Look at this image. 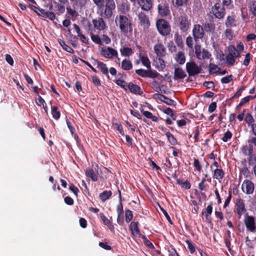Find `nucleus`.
Returning a JSON list of instances; mask_svg holds the SVG:
<instances>
[{
	"label": "nucleus",
	"mask_w": 256,
	"mask_h": 256,
	"mask_svg": "<svg viewBox=\"0 0 256 256\" xmlns=\"http://www.w3.org/2000/svg\"><path fill=\"white\" fill-rule=\"evenodd\" d=\"M93 3L100 11V16L105 18H110L113 15V11L116 9L114 0H92Z\"/></svg>",
	"instance_id": "1"
},
{
	"label": "nucleus",
	"mask_w": 256,
	"mask_h": 256,
	"mask_svg": "<svg viewBox=\"0 0 256 256\" xmlns=\"http://www.w3.org/2000/svg\"><path fill=\"white\" fill-rule=\"evenodd\" d=\"M116 26L124 34L131 33L132 31V20L124 14L117 15L115 18Z\"/></svg>",
	"instance_id": "2"
},
{
	"label": "nucleus",
	"mask_w": 256,
	"mask_h": 256,
	"mask_svg": "<svg viewBox=\"0 0 256 256\" xmlns=\"http://www.w3.org/2000/svg\"><path fill=\"white\" fill-rule=\"evenodd\" d=\"M156 26L159 33L163 36L170 34L171 28L169 23L165 20L158 19L156 22Z\"/></svg>",
	"instance_id": "3"
},
{
	"label": "nucleus",
	"mask_w": 256,
	"mask_h": 256,
	"mask_svg": "<svg viewBox=\"0 0 256 256\" xmlns=\"http://www.w3.org/2000/svg\"><path fill=\"white\" fill-rule=\"evenodd\" d=\"M212 11L214 16L218 19L223 18L226 15V9L221 4L217 2L212 8Z\"/></svg>",
	"instance_id": "4"
},
{
	"label": "nucleus",
	"mask_w": 256,
	"mask_h": 256,
	"mask_svg": "<svg viewBox=\"0 0 256 256\" xmlns=\"http://www.w3.org/2000/svg\"><path fill=\"white\" fill-rule=\"evenodd\" d=\"M194 52L196 58L200 60L206 58L208 59L212 56L208 50L202 48L199 44L195 45Z\"/></svg>",
	"instance_id": "5"
},
{
	"label": "nucleus",
	"mask_w": 256,
	"mask_h": 256,
	"mask_svg": "<svg viewBox=\"0 0 256 256\" xmlns=\"http://www.w3.org/2000/svg\"><path fill=\"white\" fill-rule=\"evenodd\" d=\"M178 26L182 32H186L190 28V22L186 14L181 15L178 18Z\"/></svg>",
	"instance_id": "6"
},
{
	"label": "nucleus",
	"mask_w": 256,
	"mask_h": 256,
	"mask_svg": "<svg viewBox=\"0 0 256 256\" xmlns=\"http://www.w3.org/2000/svg\"><path fill=\"white\" fill-rule=\"evenodd\" d=\"M186 70L189 76H194L200 73L202 68L194 62H188L186 64Z\"/></svg>",
	"instance_id": "7"
},
{
	"label": "nucleus",
	"mask_w": 256,
	"mask_h": 256,
	"mask_svg": "<svg viewBox=\"0 0 256 256\" xmlns=\"http://www.w3.org/2000/svg\"><path fill=\"white\" fill-rule=\"evenodd\" d=\"M192 32L194 39L196 42L198 40L204 38L205 32L202 26L199 24H196L194 26Z\"/></svg>",
	"instance_id": "8"
},
{
	"label": "nucleus",
	"mask_w": 256,
	"mask_h": 256,
	"mask_svg": "<svg viewBox=\"0 0 256 256\" xmlns=\"http://www.w3.org/2000/svg\"><path fill=\"white\" fill-rule=\"evenodd\" d=\"M102 17L104 16H101L92 20L94 28L98 31H103L107 28L106 23Z\"/></svg>",
	"instance_id": "9"
},
{
	"label": "nucleus",
	"mask_w": 256,
	"mask_h": 256,
	"mask_svg": "<svg viewBox=\"0 0 256 256\" xmlns=\"http://www.w3.org/2000/svg\"><path fill=\"white\" fill-rule=\"evenodd\" d=\"M235 209L239 218L246 212L244 202L241 198H238L236 200Z\"/></svg>",
	"instance_id": "10"
},
{
	"label": "nucleus",
	"mask_w": 256,
	"mask_h": 256,
	"mask_svg": "<svg viewBox=\"0 0 256 256\" xmlns=\"http://www.w3.org/2000/svg\"><path fill=\"white\" fill-rule=\"evenodd\" d=\"M158 10L159 14L162 17H166L170 15V11L169 5L166 2H162L158 4Z\"/></svg>",
	"instance_id": "11"
},
{
	"label": "nucleus",
	"mask_w": 256,
	"mask_h": 256,
	"mask_svg": "<svg viewBox=\"0 0 256 256\" xmlns=\"http://www.w3.org/2000/svg\"><path fill=\"white\" fill-rule=\"evenodd\" d=\"M242 189L247 194H252L254 190V184L250 180H246L242 185Z\"/></svg>",
	"instance_id": "12"
},
{
	"label": "nucleus",
	"mask_w": 256,
	"mask_h": 256,
	"mask_svg": "<svg viewBox=\"0 0 256 256\" xmlns=\"http://www.w3.org/2000/svg\"><path fill=\"white\" fill-rule=\"evenodd\" d=\"M102 55L106 58L112 59L114 57L118 58V52L110 47L102 48L100 51Z\"/></svg>",
	"instance_id": "13"
},
{
	"label": "nucleus",
	"mask_w": 256,
	"mask_h": 256,
	"mask_svg": "<svg viewBox=\"0 0 256 256\" xmlns=\"http://www.w3.org/2000/svg\"><path fill=\"white\" fill-rule=\"evenodd\" d=\"M246 229L250 232H254L256 229L254 218L252 216H250L246 214L244 220Z\"/></svg>",
	"instance_id": "14"
},
{
	"label": "nucleus",
	"mask_w": 256,
	"mask_h": 256,
	"mask_svg": "<svg viewBox=\"0 0 256 256\" xmlns=\"http://www.w3.org/2000/svg\"><path fill=\"white\" fill-rule=\"evenodd\" d=\"M140 24L144 28H148L150 26V21L148 16L143 12H140L138 16Z\"/></svg>",
	"instance_id": "15"
},
{
	"label": "nucleus",
	"mask_w": 256,
	"mask_h": 256,
	"mask_svg": "<svg viewBox=\"0 0 256 256\" xmlns=\"http://www.w3.org/2000/svg\"><path fill=\"white\" fill-rule=\"evenodd\" d=\"M128 90L134 94L142 96L144 92L140 87L134 83L130 82L128 83Z\"/></svg>",
	"instance_id": "16"
},
{
	"label": "nucleus",
	"mask_w": 256,
	"mask_h": 256,
	"mask_svg": "<svg viewBox=\"0 0 256 256\" xmlns=\"http://www.w3.org/2000/svg\"><path fill=\"white\" fill-rule=\"evenodd\" d=\"M137 2L143 10L148 12L152 8V0H138Z\"/></svg>",
	"instance_id": "17"
},
{
	"label": "nucleus",
	"mask_w": 256,
	"mask_h": 256,
	"mask_svg": "<svg viewBox=\"0 0 256 256\" xmlns=\"http://www.w3.org/2000/svg\"><path fill=\"white\" fill-rule=\"evenodd\" d=\"M100 216L104 224L107 226L108 228L113 233H114V226L112 222L108 219L106 216L103 213H100Z\"/></svg>",
	"instance_id": "18"
},
{
	"label": "nucleus",
	"mask_w": 256,
	"mask_h": 256,
	"mask_svg": "<svg viewBox=\"0 0 256 256\" xmlns=\"http://www.w3.org/2000/svg\"><path fill=\"white\" fill-rule=\"evenodd\" d=\"M94 64H96L97 67L100 69L102 73L106 75L108 78V69L106 64L103 62L98 60L94 59Z\"/></svg>",
	"instance_id": "19"
},
{
	"label": "nucleus",
	"mask_w": 256,
	"mask_h": 256,
	"mask_svg": "<svg viewBox=\"0 0 256 256\" xmlns=\"http://www.w3.org/2000/svg\"><path fill=\"white\" fill-rule=\"evenodd\" d=\"M204 32L210 34H214L216 30V25L214 22H206L202 24Z\"/></svg>",
	"instance_id": "20"
},
{
	"label": "nucleus",
	"mask_w": 256,
	"mask_h": 256,
	"mask_svg": "<svg viewBox=\"0 0 256 256\" xmlns=\"http://www.w3.org/2000/svg\"><path fill=\"white\" fill-rule=\"evenodd\" d=\"M154 50L158 56L164 57L166 54V48L162 44H158L154 46Z\"/></svg>",
	"instance_id": "21"
},
{
	"label": "nucleus",
	"mask_w": 256,
	"mask_h": 256,
	"mask_svg": "<svg viewBox=\"0 0 256 256\" xmlns=\"http://www.w3.org/2000/svg\"><path fill=\"white\" fill-rule=\"evenodd\" d=\"M186 74L181 68H175L174 79L178 80L184 78L186 77Z\"/></svg>",
	"instance_id": "22"
},
{
	"label": "nucleus",
	"mask_w": 256,
	"mask_h": 256,
	"mask_svg": "<svg viewBox=\"0 0 256 256\" xmlns=\"http://www.w3.org/2000/svg\"><path fill=\"white\" fill-rule=\"evenodd\" d=\"M240 150L242 154L245 156H250L252 154H253L254 152V146L249 144L242 146Z\"/></svg>",
	"instance_id": "23"
},
{
	"label": "nucleus",
	"mask_w": 256,
	"mask_h": 256,
	"mask_svg": "<svg viewBox=\"0 0 256 256\" xmlns=\"http://www.w3.org/2000/svg\"><path fill=\"white\" fill-rule=\"evenodd\" d=\"M38 15L44 18H49L51 20H54L56 18V16L52 12L46 11L42 9L40 13H38Z\"/></svg>",
	"instance_id": "24"
},
{
	"label": "nucleus",
	"mask_w": 256,
	"mask_h": 256,
	"mask_svg": "<svg viewBox=\"0 0 256 256\" xmlns=\"http://www.w3.org/2000/svg\"><path fill=\"white\" fill-rule=\"evenodd\" d=\"M226 27H236L237 26V20L236 19L235 16H228L226 22Z\"/></svg>",
	"instance_id": "25"
},
{
	"label": "nucleus",
	"mask_w": 256,
	"mask_h": 256,
	"mask_svg": "<svg viewBox=\"0 0 256 256\" xmlns=\"http://www.w3.org/2000/svg\"><path fill=\"white\" fill-rule=\"evenodd\" d=\"M224 172L221 168H216L214 170L212 177L214 179L218 180L220 182L224 178Z\"/></svg>",
	"instance_id": "26"
},
{
	"label": "nucleus",
	"mask_w": 256,
	"mask_h": 256,
	"mask_svg": "<svg viewBox=\"0 0 256 256\" xmlns=\"http://www.w3.org/2000/svg\"><path fill=\"white\" fill-rule=\"evenodd\" d=\"M138 222H132L130 224V228L133 234L140 236V232L138 226Z\"/></svg>",
	"instance_id": "27"
},
{
	"label": "nucleus",
	"mask_w": 256,
	"mask_h": 256,
	"mask_svg": "<svg viewBox=\"0 0 256 256\" xmlns=\"http://www.w3.org/2000/svg\"><path fill=\"white\" fill-rule=\"evenodd\" d=\"M132 64L130 60L124 59L122 60L121 68L126 71H129L132 68Z\"/></svg>",
	"instance_id": "28"
},
{
	"label": "nucleus",
	"mask_w": 256,
	"mask_h": 256,
	"mask_svg": "<svg viewBox=\"0 0 256 256\" xmlns=\"http://www.w3.org/2000/svg\"><path fill=\"white\" fill-rule=\"evenodd\" d=\"M85 174L86 176L90 178L92 181L96 182L98 180V176L93 169L90 168L86 169Z\"/></svg>",
	"instance_id": "29"
},
{
	"label": "nucleus",
	"mask_w": 256,
	"mask_h": 256,
	"mask_svg": "<svg viewBox=\"0 0 256 256\" xmlns=\"http://www.w3.org/2000/svg\"><path fill=\"white\" fill-rule=\"evenodd\" d=\"M140 60L142 62V63L143 66H145L148 68H150V62L146 56H142L141 54H140L139 56Z\"/></svg>",
	"instance_id": "30"
},
{
	"label": "nucleus",
	"mask_w": 256,
	"mask_h": 256,
	"mask_svg": "<svg viewBox=\"0 0 256 256\" xmlns=\"http://www.w3.org/2000/svg\"><path fill=\"white\" fill-rule=\"evenodd\" d=\"M172 2L174 8H180L184 5H186L188 0H172Z\"/></svg>",
	"instance_id": "31"
},
{
	"label": "nucleus",
	"mask_w": 256,
	"mask_h": 256,
	"mask_svg": "<svg viewBox=\"0 0 256 256\" xmlns=\"http://www.w3.org/2000/svg\"><path fill=\"white\" fill-rule=\"evenodd\" d=\"M58 41L59 44L60 45V46L65 51H66L69 53H70V54L74 53V50L70 46L66 44L65 43L64 40H63L61 39H59V40H58Z\"/></svg>",
	"instance_id": "32"
},
{
	"label": "nucleus",
	"mask_w": 256,
	"mask_h": 256,
	"mask_svg": "<svg viewBox=\"0 0 256 256\" xmlns=\"http://www.w3.org/2000/svg\"><path fill=\"white\" fill-rule=\"evenodd\" d=\"M112 191L104 190L100 194L99 197L102 202H104L106 200L108 199L112 196Z\"/></svg>",
	"instance_id": "33"
},
{
	"label": "nucleus",
	"mask_w": 256,
	"mask_h": 256,
	"mask_svg": "<svg viewBox=\"0 0 256 256\" xmlns=\"http://www.w3.org/2000/svg\"><path fill=\"white\" fill-rule=\"evenodd\" d=\"M121 55L124 56L128 57L133 53L132 49L128 47H124L120 50Z\"/></svg>",
	"instance_id": "34"
},
{
	"label": "nucleus",
	"mask_w": 256,
	"mask_h": 256,
	"mask_svg": "<svg viewBox=\"0 0 256 256\" xmlns=\"http://www.w3.org/2000/svg\"><path fill=\"white\" fill-rule=\"evenodd\" d=\"M142 114L148 118L152 120L154 122H157L158 118L157 116H153L152 114L148 111H144V110H140Z\"/></svg>",
	"instance_id": "35"
},
{
	"label": "nucleus",
	"mask_w": 256,
	"mask_h": 256,
	"mask_svg": "<svg viewBox=\"0 0 256 256\" xmlns=\"http://www.w3.org/2000/svg\"><path fill=\"white\" fill-rule=\"evenodd\" d=\"M52 118L56 120H58L60 118V112L57 106H52Z\"/></svg>",
	"instance_id": "36"
},
{
	"label": "nucleus",
	"mask_w": 256,
	"mask_h": 256,
	"mask_svg": "<svg viewBox=\"0 0 256 256\" xmlns=\"http://www.w3.org/2000/svg\"><path fill=\"white\" fill-rule=\"evenodd\" d=\"M176 60L180 64H183L186 62V58L182 52H178L176 55Z\"/></svg>",
	"instance_id": "37"
},
{
	"label": "nucleus",
	"mask_w": 256,
	"mask_h": 256,
	"mask_svg": "<svg viewBox=\"0 0 256 256\" xmlns=\"http://www.w3.org/2000/svg\"><path fill=\"white\" fill-rule=\"evenodd\" d=\"M165 134L167 137L168 141L172 145L174 146L177 144L178 141L176 139L170 132H166Z\"/></svg>",
	"instance_id": "38"
},
{
	"label": "nucleus",
	"mask_w": 256,
	"mask_h": 256,
	"mask_svg": "<svg viewBox=\"0 0 256 256\" xmlns=\"http://www.w3.org/2000/svg\"><path fill=\"white\" fill-rule=\"evenodd\" d=\"M54 4H55L56 10L58 12V14H62L64 12L65 7L63 4H60L56 1L54 2Z\"/></svg>",
	"instance_id": "39"
},
{
	"label": "nucleus",
	"mask_w": 256,
	"mask_h": 256,
	"mask_svg": "<svg viewBox=\"0 0 256 256\" xmlns=\"http://www.w3.org/2000/svg\"><path fill=\"white\" fill-rule=\"evenodd\" d=\"M116 84L124 90L126 91L128 90V83L124 80L118 79L115 82Z\"/></svg>",
	"instance_id": "40"
},
{
	"label": "nucleus",
	"mask_w": 256,
	"mask_h": 256,
	"mask_svg": "<svg viewBox=\"0 0 256 256\" xmlns=\"http://www.w3.org/2000/svg\"><path fill=\"white\" fill-rule=\"evenodd\" d=\"M209 72L210 74H217V70H220V68L215 64L210 63L208 65Z\"/></svg>",
	"instance_id": "41"
},
{
	"label": "nucleus",
	"mask_w": 256,
	"mask_h": 256,
	"mask_svg": "<svg viewBox=\"0 0 256 256\" xmlns=\"http://www.w3.org/2000/svg\"><path fill=\"white\" fill-rule=\"evenodd\" d=\"M90 38L92 41L96 44L102 45V40L100 37L97 34H94L92 33L90 34Z\"/></svg>",
	"instance_id": "42"
},
{
	"label": "nucleus",
	"mask_w": 256,
	"mask_h": 256,
	"mask_svg": "<svg viewBox=\"0 0 256 256\" xmlns=\"http://www.w3.org/2000/svg\"><path fill=\"white\" fill-rule=\"evenodd\" d=\"M246 122L251 126L254 124V119L250 113H248L245 118Z\"/></svg>",
	"instance_id": "43"
},
{
	"label": "nucleus",
	"mask_w": 256,
	"mask_h": 256,
	"mask_svg": "<svg viewBox=\"0 0 256 256\" xmlns=\"http://www.w3.org/2000/svg\"><path fill=\"white\" fill-rule=\"evenodd\" d=\"M133 218V214L132 210H125V218L127 223H129Z\"/></svg>",
	"instance_id": "44"
},
{
	"label": "nucleus",
	"mask_w": 256,
	"mask_h": 256,
	"mask_svg": "<svg viewBox=\"0 0 256 256\" xmlns=\"http://www.w3.org/2000/svg\"><path fill=\"white\" fill-rule=\"evenodd\" d=\"M176 181L178 184L181 185L182 187L184 188L186 190H188L191 187L190 183L188 180L182 182L180 179H178Z\"/></svg>",
	"instance_id": "45"
},
{
	"label": "nucleus",
	"mask_w": 256,
	"mask_h": 256,
	"mask_svg": "<svg viewBox=\"0 0 256 256\" xmlns=\"http://www.w3.org/2000/svg\"><path fill=\"white\" fill-rule=\"evenodd\" d=\"M248 162L249 166H254L256 162V154H252L250 156H248Z\"/></svg>",
	"instance_id": "46"
},
{
	"label": "nucleus",
	"mask_w": 256,
	"mask_h": 256,
	"mask_svg": "<svg viewBox=\"0 0 256 256\" xmlns=\"http://www.w3.org/2000/svg\"><path fill=\"white\" fill-rule=\"evenodd\" d=\"M120 10L124 14L126 13V12H128L130 10V6L128 2H122L120 4Z\"/></svg>",
	"instance_id": "47"
},
{
	"label": "nucleus",
	"mask_w": 256,
	"mask_h": 256,
	"mask_svg": "<svg viewBox=\"0 0 256 256\" xmlns=\"http://www.w3.org/2000/svg\"><path fill=\"white\" fill-rule=\"evenodd\" d=\"M148 71L144 69H138L136 70V73L139 76L142 78H147L148 76Z\"/></svg>",
	"instance_id": "48"
},
{
	"label": "nucleus",
	"mask_w": 256,
	"mask_h": 256,
	"mask_svg": "<svg viewBox=\"0 0 256 256\" xmlns=\"http://www.w3.org/2000/svg\"><path fill=\"white\" fill-rule=\"evenodd\" d=\"M226 60L228 65L233 66L235 62V59L232 55H226Z\"/></svg>",
	"instance_id": "49"
},
{
	"label": "nucleus",
	"mask_w": 256,
	"mask_h": 256,
	"mask_svg": "<svg viewBox=\"0 0 256 256\" xmlns=\"http://www.w3.org/2000/svg\"><path fill=\"white\" fill-rule=\"evenodd\" d=\"M224 34H225L226 37L230 40H232L234 38L233 32H232V30H231L230 28H226L225 30Z\"/></svg>",
	"instance_id": "50"
},
{
	"label": "nucleus",
	"mask_w": 256,
	"mask_h": 256,
	"mask_svg": "<svg viewBox=\"0 0 256 256\" xmlns=\"http://www.w3.org/2000/svg\"><path fill=\"white\" fill-rule=\"evenodd\" d=\"M232 136V133L229 130H228L224 134V136L222 138V141L224 142H227L228 140L231 139Z\"/></svg>",
	"instance_id": "51"
},
{
	"label": "nucleus",
	"mask_w": 256,
	"mask_h": 256,
	"mask_svg": "<svg viewBox=\"0 0 256 256\" xmlns=\"http://www.w3.org/2000/svg\"><path fill=\"white\" fill-rule=\"evenodd\" d=\"M152 88L156 92H163L160 88L159 83L156 81H154L152 83ZM165 93V92H164Z\"/></svg>",
	"instance_id": "52"
},
{
	"label": "nucleus",
	"mask_w": 256,
	"mask_h": 256,
	"mask_svg": "<svg viewBox=\"0 0 256 256\" xmlns=\"http://www.w3.org/2000/svg\"><path fill=\"white\" fill-rule=\"evenodd\" d=\"M232 78L233 76L230 74L222 78L220 81L222 84H228L232 80Z\"/></svg>",
	"instance_id": "53"
},
{
	"label": "nucleus",
	"mask_w": 256,
	"mask_h": 256,
	"mask_svg": "<svg viewBox=\"0 0 256 256\" xmlns=\"http://www.w3.org/2000/svg\"><path fill=\"white\" fill-rule=\"evenodd\" d=\"M164 99L165 100H164L163 102L167 104L168 105L174 106L176 105V102L174 100L168 98L166 96H164Z\"/></svg>",
	"instance_id": "54"
},
{
	"label": "nucleus",
	"mask_w": 256,
	"mask_h": 256,
	"mask_svg": "<svg viewBox=\"0 0 256 256\" xmlns=\"http://www.w3.org/2000/svg\"><path fill=\"white\" fill-rule=\"evenodd\" d=\"M158 75L159 74L156 71L150 70L148 71L147 78H157Z\"/></svg>",
	"instance_id": "55"
},
{
	"label": "nucleus",
	"mask_w": 256,
	"mask_h": 256,
	"mask_svg": "<svg viewBox=\"0 0 256 256\" xmlns=\"http://www.w3.org/2000/svg\"><path fill=\"white\" fill-rule=\"evenodd\" d=\"M194 166L197 171L200 172L202 170V166L198 159L194 158Z\"/></svg>",
	"instance_id": "56"
},
{
	"label": "nucleus",
	"mask_w": 256,
	"mask_h": 256,
	"mask_svg": "<svg viewBox=\"0 0 256 256\" xmlns=\"http://www.w3.org/2000/svg\"><path fill=\"white\" fill-rule=\"evenodd\" d=\"M186 243L188 245V250L190 252L191 254H194L196 251V248L192 244L190 241L189 240H186Z\"/></svg>",
	"instance_id": "57"
},
{
	"label": "nucleus",
	"mask_w": 256,
	"mask_h": 256,
	"mask_svg": "<svg viewBox=\"0 0 256 256\" xmlns=\"http://www.w3.org/2000/svg\"><path fill=\"white\" fill-rule=\"evenodd\" d=\"M69 189L76 196H78V194L80 191L76 186L74 184H70L69 185Z\"/></svg>",
	"instance_id": "58"
},
{
	"label": "nucleus",
	"mask_w": 256,
	"mask_h": 256,
	"mask_svg": "<svg viewBox=\"0 0 256 256\" xmlns=\"http://www.w3.org/2000/svg\"><path fill=\"white\" fill-rule=\"evenodd\" d=\"M142 239L144 240V244L151 249H154V246L153 244L145 236H143Z\"/></svg>",
	"instance_id": "59"
},
{
	"label": "nucleus",
	"mask_w": 256,
	"mask_h": 256,
	"mask_svg": "<svg viewBox=\"0 0 256 256\" xmlns=\"http://www.w3.org/2000/svg\"><path fill=\"white\" fill-rule=\"evenodd\" d=\"M117 222L120 226H122L124 224V214H117Z\"/></svg>",
	"instance_id": "60"
},
{
	"label": "nucleus",
	"mask_w": 256,
	"mask_h": 256,
	"mask_svg": "<svg viewBox=\"0 0 256 256\" xmlns=\"http://www.w3.org/2000/svg\"><path fill=\"white\" fill-rule=\"evenodd\" d=\"M203 86H206L208 89L214 88L215 87L214 84L212 81L204 82L203 84Z\"/></svg>",
	"instance_id": "61"
},
{
	"label": "nucleus",
	"mask_w": 256,
	"mask_h": 256,
	"mask_svg": "<svg viewBox=\"0 0 256 256\" xmlns=\"http://www.w3.org/2000/svg\"><path fill=\"white\" fill-rule=\"evenodd\" d=\"M252 14L256 16V0H254L250 8Z\"/></svg>",
	"instance_id": "62"
},
{
	"label": "nucleus",
	"mask_w": 256,
	"mask_h": 256,
	"mask_svg": "<svg viewBox=\"0 0 256 256\" xmlns=\"http://www.w3.org/2000/svg\"><path fill=\"white\" fill-rule=\"evenodd\" d=\"M92 82L95 86H98L101 85L100 80L98 77L93 76H92Z\"/></svg>",
	"instance_id": "63"
},
{
	"label": "nucleus",
	"mask_w": 256,
	"mask_h": 256,
	"mask_svg": "<svg viewBox=\"0 0 256 256\" xmlns=\"http://www.w3.org/2000/svg\"><path fill=\"white\" fill-rule=\"evenodd\" d=\"M248 143L256 146V136H250L248 140Z\"/></svg>",
	"instance_id": "64"
}]
</instances>
